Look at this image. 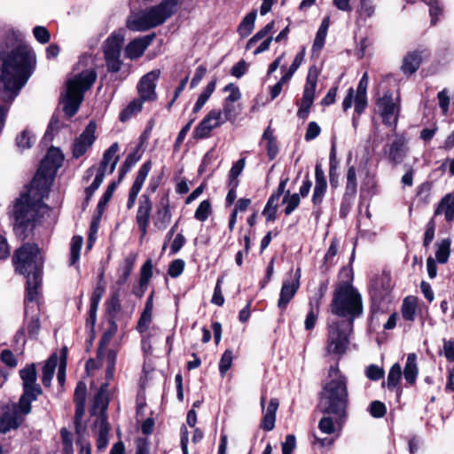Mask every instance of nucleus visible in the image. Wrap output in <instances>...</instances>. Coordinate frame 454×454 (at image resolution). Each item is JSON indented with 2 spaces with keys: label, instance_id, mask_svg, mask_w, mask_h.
Here are the masks:
<instances>
[{
  "label": "nucleus",
  "instance_id": "nucleus-1",
  "mask_svg": "<svg viewBox=\"0 0 454 454\" xmlns=\"http://www.w3.org/2000/svg\"><path fill=\"white\" fill-rule=\"evenodd\" d=\"M64 160L60 150L51 147L41 162L30 185L13 205L15 223L13 230L17 236L25 239L26 229L29 223L37 221L49 210L43 200L49 193L54 175Z\"/></svg>",
  "mask_w": 454,
  "mask_h": 454
},
{
  "label": "nucleus",
  "instance_id": "nucleus-2",
  "mask_svg": "<svg viewBox=\"0 0 454 454\" xmlns=\"http://www.w3.org/2000/svg\"><path fill=\"white\" fill-rule=\"evenodd\" d=\"M10 51L2 57L0 82L1 96L5 101H12L33 74L35 57L33 51L17 37L9 38Z\"/></svg>",
  "mask_w": 454,
  "mask_h": 454
},
{
  "label": "nucleus",
  "instance_id": "nucleus-3",
  "mask_svg": "<svg viewBox=\"0 0 454 454\" xmlns=\"http://www.w3.org/2000/svg\"><path fill=\"white\" fill-rule=\"evenodd\" d=\"M44 259L39 247L26 243L14 251L12 264L15 272L27 278V300L33 303L37 301L42 286Z\"/></svg>",
  "mask_w": 454,
  "mask_h": 454
},
{
  "label": "nucleus",
  "instance_id": "nucleus-4",
  "mask_svg": "<svg viewBox=\"0 0 454 454\" xmlns=\"http://www.w3.org/2000/svg\"><path fill=\"white\" fill-rule=\"evenodd\" d=\"M328 376L330 380L321 392L319 409L324 413L340 416L348 403V380L337 365L330 367Z\"/></svg>",
  "mask_w": 454,
  "mask_h": 454
},
{
  "label": "nucleus",
  "instance_id": "nucleus-5",
  "mask_svg": "<svg viewBox=\"0 0 454 454\" xmlns=\"http://www.w3.org/2000/svg\"><path fill=\"white\" fill-rule=\"evenodd\" d=\"M330 310L342 317L340 321L353 325L354 320L363 315L362 296L348 281L340 282L334 290Z\"/></svg>",
  "mask_w": 454,
  "mask_h": 454
},
{
  "label": "nucleus",
  "instance_id": "nucleus-6",
  "mask_svg": "<svg viewBox=\"0 0 454 454\" xmlns=\"http://www.w3.org/2000/svg\"><path fill=\"white\" fill-rule=\"evenodd\" d=\"M179 0H163L158 5L133 14L127 20V27L132 31H146L164 23L173 13Z\"/></svg>",
  "mask_w": 454,
  "mask_h": 454
},
{
  "label": "nucleus",
  "instance_id": "nucleus-7",
  "mask_svg": "<svg viewBox=\"0 0 454 454\" xmlns=\"http://www.w3.org/2000/svg\"><path fill=\"white\" fill-rule=\"evenodd\" d=\"M96 79V71L86 69L67 81L63 106L67 116L72 117L77 113L83 100L84 92L90 89Z\"/></svg>",
  "mask_w": 454,
  "mask_h": 454
},
{
  "label": "nucleus",
  "instance_id": "nucleus-8",
  "mask_svg": "<svg viewBox=\"0 0 454 454\" xmlns=\"http://www.w3.org/2000/svg\"><path fill=\"white\" fill-rule=\"evenodd\" d=\"M353 332L350 322L335 321L328 325L326 351L329 354L342 356L349 344V335Z\"/></svg>",
  "mask_w": 454,
  "mask_h": 454
},
{
  "label": "nucleus",
  "instance_id": "nucleus-9",
  "mask_svg": "<svg viewBox=\"0 0 454 454\" xmlns=\"http://www.w3.org/2000/svg\"><path fill=\"white\" fill-rule=\"evenodd\" d=\"M124 41V35L120 32H114L104 43V55L107 70L118 72L121 67L120 59L121 51Z\"/></svg>",
  "mask_w": 454,
  "mask_h": 454
},
{
  "label": "nucleus",
  "instance_id": "nucleus-10",
  "mask_svg": "<svg viewBox=\"0 0 454 454\" xmlns=\"http://www.w3.org/2000/svg\"><path fill=\"white\" fill-rule=\"evenodd\" d=\"M318 75V68L316 66H311L308 72L300 108L297 112V115L301 119L307 118L309 113V109L315 98Z\"/></svg>",
  "mask_w": 454,
  "mask_h": 454
},
{
  "label": "nucleus",
  "instance_id": "nucleus-11",
  "mask_svg": "<svg viewBox=\"0 0 454 454\" xmlns=\"http://www.w3.org/2000/svg\"><path fill=\"white\" fill-rule=\"evenodd\" d=\"M397 101L398 98L395 100L390 90L386 91L377 100L378 111L383 119V122L387 126L395 127L397 123L400 111Z\"/></svg>",
  "mask_w": 454,
  "mask_h": 454
},
{
  "label": "nucleus",
  "instance_id": "nucleus-12",
  "mask_svg": "<svg viewBox=\"0 0 454 454\" xmlns=\"http://www.w3.org/2000/svg\"><path fill=\"white\" fill-rule=\"evenodd\" d=\"M224 123L221 116V109H211L195 127L192 132L193 138L197 140L208 138L214 129Z\"/></svg>",
  "mask_w": 454,
  "mask_h": 454
},
{
  "label": "nucleus",
  "instance_id": "nucleus-13",
  "mask_svg": "<svg viewBox=\"0 0 454 454\" xmlns=\"http://www.w3.org/2000/svg\"><path fill=\"white\" fill-rule=\"evenodd\" d=\"M301 276V269L298 268L296 269L295 272L294 273V276L291 278H286L284 280L280 289L279 299L278 301V307L281 310H285L286 309L288 303L291 301V300L294 297L295 294L297 293L300 287Z\"/></svg>",
  "mask_w": 454,
  "mask_h": 454
},
{
  "label": "nucleus",
  "instance_id": "nucleus-14",
  "mask_svg": "<svg viewBox=\"0 0 454 454\" xmlns=\"http://www.w3.org/2000/svg\"><path fill=\"white\" fill-rule=\"evenodd\" d=\"M96 123L90 121L82 131V133L74 140L73 144V156L76 159L83 155L87 150L91 147L96 140Z\"/></svg>",
  "mask_w": 454,
  "mask_h": 454
},
{
  "label": "nucleus",
  "instance_id": "nucleus-15",
  "mask_svg": "<svg viewBox=\"0 0 454 454\" xmlns=\"http://www.w3.org/2000/svg\"><path fill=\"white\" fill-rule=\"evenodd\" d=\"M160 74V70H153L145 74L137 84V92L143 100L153 101L157 95L155 92L156 82Z\"/></svg>",
  "mask_w": 454,
  "mask_h": 454
},
{
  "label": "nucleus",
  "instance_id": "nucleus-16",
  "mask_svg": "<svg viewBox=\"0 0 454 454\" xmlns=\"http://www.w3.org/2000/svg\"><path fill=\"white\" fill-rule=\"evenodd\" d=\"M153 203L149 195L143 194L139 199L138 207L136 215V222L141 232V239L145 238L147 233Z\"/></svg>",
  "mask_w": 454,
  "mask_h": 454
},
{
  "label": "nucleus",
  "instance_id": "nucleus-17",
  "mask_svg": "<svg viewBox=\"0 0 454 454\" xmlns=\"http://www.w3.org/2000/svg\"><path fill=\"white\" fill-rule=\"evenodd\" d=\"M118 151L119 144L115 142L104 153L96 175L105 178L106 173L112 174L114 171L119 160Z\"/></svg>",
  "mask_w": 454,
  "mask_h": 454
},
{
  "label": "nucleus",
  "instance_id": "nucleus-18",
  "mask_svg": "<svg viewBox=\"0 0 454 454\" xmlns=\"http://www.w3.org/2000/svg\"><path fill=\"white\" fill-rule=\"evenodd\" d=\"M152 168V162L150 160L145 161L139 168L136 179L129 190V199L127 201L128 209H131L137 200V197L141 191L143 184Z\"/></svg>",
  "mask_w": 454,
  "mask_h": 454
},
{
  "label": "nucleus",
  "instance_id": "nucleus-19",
  "mask_svg": "<svg viewBox=\"0 0 454 454\" xmlns=\"http://www.w3.org/2000/svg\"><path fill=\"white\" fill-rule=\"evenodd\" d=\"M155 35H147L131 41L125 48V57L129 59H136L141 57L145 49L151 44Z\"/></svg>",
  "mask_w": 454,
  "mask_h": 454
},
{
  "label": "nucleus",
  "instance_id": "nucleus-20",
  "mask_svg": "<svg viewBox=\"0 0 454 454\" xmlns=\"http://www.w3.org/2000/svg\"><path fill=\"white\" fill-rule=\"evenodd\" d=\"M315 179L316 184L311 200L315 207H319L323 202L324 197L327 190V182L325 176L324 170L320 164L316 165Z\"/></svg>",
  "mask_w": 454,
  "mask_h": 454
},
{
  "label": "nucleus",
  "instance_id": "nucleus-21",
  "mask_svg": "<svg viewBox=\"0 0 454 454\" xmlns=\"http://www.w3.org/2000/svg\"><path fill=\"white\" fill-rule=\"evenodd\" d=\"M405 144L406 141L404 137L402 136H397L389 145L388 150L386 152V153L387 155L388 160L394 165H398L403 160L406 155Z\"/></svg>",
  "mask_w": 454,
  "mask_h": 454
},
{
  "label": "nucleus",
  "instance_id": "nucleus-22",
  "mask_svg": "<svg viewBox=\"0 0 454 454\" xmlns=\"http://www.w3.org/2000/svg\"><path fill=\"white\" fill-rule=\"evenodd\" d=\"M24 390L33 391L35 394H42L40 386L36 383L37 373L34 364L27 365L20 371Z\"/></svg>",
  "mask_w": 454,
  "mask_h": 454
},
{
  "label": "nucleus",
  "instance_id": "nucleus-23",
  "mask_svg": "<svg viewBox=\"0 0 454 454\" xmlns=\"http://www.w3.org/2000/svg\"><path fill=\"white\" fill-rule=\"evenodd\" d=\"M94 430L97 434V448L98 450H104L108 444L109 424L107 417L103 415L98 417L94 422Z\"/></svg>",
  "mask_w": 454,
  "mask_h": 454
},
{
  "label": "nucleus",
  "instance_id": "nucleus-24",
  "mask_svg": "<svg viewBox=\"0 0 454 454\" xmlns=\"http://www.w3.org/2000/svg\"><path fill=\"white\" fill-rule=\"evenodd\" d=\"M22 415L17 409L5 411L0 418V433H6L18 428L23 422Z\"/></svg>",
  "mask_w": 454,
  "mask_h": 454
},
{
  "label": "nucleus",
  "instance_id": "nucleus-25",
  "mask_svg": "<svg viewBox=\"0 0 454 454\" xmlns=\"http://www.w3.org/2000/svg\"><path fill=\"white\" fill-rule=\"evenodd\" d=\"M325 294V288L323 286L320 287L319 293L317 296L309 301V311L307 314L304 325L305 329L311 330L314 328L317 319L319 314V308L321 304V300Z\"/></svg>",
  "mask_w": 454,
  "mask_h": 454
},
{
  "label": "nucleus",
  "instance_id": "nucleus-26",
  "mask_svg": "<svg viewBox=\"0 0 454 454\" xmlns=\"http://www.w3.org/2000/svg\"><path fill=\"white\" fill-rule=\"evenodd\" d=\"M171 221L168 200H161L153 216V224L159 231H164Z\"/></svg>",
  "mask_w": 454,
  "mask_h": 454
},
{
  "label": "nucleus",
  "instance_id": "nucleus-27",
  "mask_svg": "<svg viewBox=\"0 0 454 454\" xmlns=\"http://www.w3.org/2000/svg\"><path fill=\"white\" fill-rule=\"evenodd\" d=\"M109 403L108 384L101 385L99 391L94 399L93 413H98V417L106 416V411Z\"/></svg>",
  "mask_w": 454,
  "mask_h": 454
},
{
  "label": "nucleus",
  "instance_id": "nucleus-28",
  "mask_svg": "<svg viewBox=\"0 0 454 454\" xmlns=\"http://www.w3.org/2000/svg\"><path fill=\"white\" fill-rule=\"evenodd\" d=\"M444 215L447 222L454 221V194L445 195L439 202L434 215Z\"/></svg>",
  "mask_w": 454,
  "mask_h": 454
},
{
  "label": "nucleus",
  "instance_id": "nucleus-29",
  "mask_svg": "<svg viewBox=\"0 0 454 454\" xmlns=\"http://www.w3.org/2000/svg\"><path fill=\"white\" fill-rule=\"evenodd\" d=\"M279 403L277 398H271L264 411L263 419L261 427L266 431H271L275 427L276 413Z\"/></svg>",
  "mask_w": 454,
  "mask_h": 454
},
{
  "label": "nucleus",
  "instance_id": "nucleus-30",
  "mask_svg": "<svg viewBox=\"0 0 454 454\" xmlns=\"http://www.w3.org/2000/svg\"><path fill=\"white\" fill-rule=\"evenodd\" d=\"M417 356L414 353H411L407 356L406 364L403 370V376L406 382L410 385L415 383L418 377L419 369L417 366Z\"/></svg>",
  "mask_w": 454,
  "mask_h": 454
},
{
  "label": "nucleus",
  "instance_id": "nucleus-31",
  "mask_svg": "<svg viewBox=\"0 0 454 454\" xmlns=\"http://www.w3.org/2000/svg\"><path fill=\"white\" fill-rule=\"evenodd\" d=\"M421 59L420 54L417 51L408 53L403 59V65L401 67L402 71L405 74H414L419 69L421 64Z\"/></svg>",
  "mask_w": 454,
  "mask_h": 454
},
{
  "label": "nucleus",
  "instance_id": "nucleus-32",
  "mask_svg": "<svg viewBox=\"0 0 454 454\" xmlns=\"http://www.w3.org/2000/svg\"><path fill=\"white\" fill-rule=\"evenodd\" d=\"M137 257V255L136 253H129L125 257L122 265L119 269V271L121 273L119 279H118L119 285H123L128 281V279L133 270V267L136 262Z\"/></svg>",
  "mask_w": 454,
  "mask_h": 454
},
{
  "label": "nucleus",
  "instance_id": "nucleus-33",
  "mask_svg": "<svg viewBox=\"0 0 454 454\" xmlns=\"http://www.w3.org/2000/svg\"><path fill=\"white\" fill-rule=\"evenodd\" d=\"M41 394H35L33 391L24 390L23 395L20 396L19 403L12 409H17L22 418L31 411V403L35 401Z\"/></svg>",
  "mask_w": 454,
  "mask_h": 454
},
{
  "label": "nucleus",
  "instance_id": "nucleus-34",
  "mask_svg": "<svg viewBox=\"0 0 454 454\" xmlns=\"http://www.w3.org/2000/svg\"><path fill=\"white\" fill-rule=\"evenodd\" d=\"M262 140L266 142L267 154L270 160H274L278 153V147L277 145L276 137L273 134V129L269 126L262 136Z\"/></svg>",
  "mask_w": 454,
  "mask_h": 454
},
{
  "label": "nucleus",
  "instance_id": "nucleus-35",
  "mask_svg": "<svg viewBox=\"0 0 454 454\" xmlns=\"http://www.w3.org/2000/svg\"><path fill=\"white\" fill-rule=\"evenodd\" d=\"M417 310V298L408 296L403 301L401 313L403 319L412 322L415 319Z\"/></svg>",
  "mask_w": 454,
  "mask_h": 454
},
{
  "label": "nucleus",
  "instance_id": "nucleus-36",
  "mask_svg": "<svg viewBox=\"0 0 454 454\" xmlns=\"http://www.w3.org/2000/svg\"><path fill=\"white\" fill-rule=\"evenodd\" d=\"M58 364V356L52 355L45 363L43 367L42 382L45 387H50L55 369Z\"/></svg>",
  "mask_w": 454,
  "mask_h": 454
},
{
  "label": "nucleus",
  "instance_id": "nucleus-37",
  "mask_svg": "<svg viewBox=\"0 0 454 454\" xmlns=\"http://www.w3.org/2000/svg\"><path fill=\"white\" fill-rule=\"evenodd\" d=\"M306 54L305 48H302L294 57V59L290 66V67L286 70V66H281V70L285 71V74H283V82H289L291 78L293 77L294 74L296 72V70L300 67L301 63L304 60Z\"/></svg>",
  "mask_w": 454,
  "mask_h": 454
},
{
  "label": "nucleus",
  "instance_id": "nucleus-38",
  "mask_svg": "<svg viewBox=\"0 0 454 454\" xmlns=\"http://www.w3.org/2000/svg\"><path fill=\"white\" fill-rule=\"evenodd\" d=\"M35 142V136L28 129L22 130L15 139L16 145L20 152L31 148Z\"/></svg>",
  "mask_w": 454,
  "mask_h": 454
},
{
  "label": "nucleus",
  "instance_id": "nucleus-39",
  "mask_svg": "<svg viewBox=\"0 0 454 454\" xmlns=\"http://www.w3.org/2000/svg\"><path fill=\"white\" fill-rule=\"evenodd\" d=\"M28 302L29 301L26 299L25 314H26V317H27V327L28 333L31 336H35L39 332V329H40V320H39V317H38L37 314H34V315H32L31 317H28L29 310L30 309H34L35 308V306L34 304L30 306L28 304Z\"/></svg>",
  "mask_w": 454,
  "mask_h": 454
},
{
  "label": "nucleus",
  "instance_id": "nucleus-40",
  "mask_svg": "<svg viewBox=\"0 0 454 454\" xmlns=\"http://www.w3.org/2000/svg\"><path fill=\"white\" fill-rule=\"evenodd\" d=\"M240 113V108L233 103L223 102L221 116L224 122H234Z\"/></svg>",
  "mask_w": 454,
  "mask_h": 454
},
{
  "label": "nucleus",
  "instance_id": "nucleus-41",
  "mask_svg": "<svg viewBox=\"0 0 454 454\" xmlns=\"http://www.w3.org/2000/svg\"><path fill=\"white\" fill-rule=\"evenodd\" d=\"M256 15V11H253L247 14L240 22L238 31L242 37L247 36L253 31Z\"/></svg>",
  "mask_w": 454,
  "mask_h": 454
},
{
  "label": "nucleus",
  "instance_id": "nucleus-42",
  "mask_svg": "<svg viewBox=\"0 0 454 454\" xmlns=\"http://www.w3.org/2000/svg\"><path fill=\"white\" fill-rule=\"evenodd\" d=\"M117 332V325L113 323L109 329L104 333V334L101 337V340L99 341V345L98 348V357L101 359L104 356L105 348L108 346L111 340L114 336V334Z\"/></svg>",
  "mask_w": 454,
  "mask_h": 454
},
{
  "label": "nucleus",
  "instance_id": "nucleus-43",
  "mask_svg": "<svg viewBox=\"0 0 454 454\" xmlns=\"http://www.w3.org/2000/svg\"><path fill=\"white\" fill-rule=\"evenodd\" d=\"M145 100H143L140 97L139 98L132 100L128 106L122 110L120 114V120L121 121H125L129 119L133 114L141 111L143 103Z\"/></svg>",
  "mask_w": 454,
  "mask_h": 454
},
{
  "label": "nucleus",
  "instance_id": "nucleus-44",
  "mask_svg": "<svg viewBox=\"0 0 454 454\" xmlns=\"http://www.w3.org/2000/svg\"><path fill=\"white\" fill-rule=\"evenodd\" d=\"M356 173L354 166L348 168L347 171V184H346V196H354L356 193Z\"/></svg>",
  "mask_w": 454,
  "mask_h": 454
},
{
  "label": "nucleus",
  "instance_id": "nucleus-45",
  "mask_svg": "<svg viewBox=\"0 0 454 454\" xmlns=\"http://www.w3.org/2000/svg\"><path fill=\"white\" fill-rule=\"evenodd\" d=\"M274 21H271L268 23L263 28L259 30L253 37L248 40L246 48L247 50L251 49L260 40L266 38L267 36H271L270 33L274 29Z\"/></svg>",
  "mask_w": 454,
  "mask_h": 454
},
{
  "label": "nucleus",
  "instance_id": "nucleus-46",
  "mask_svg": "<svg viewBox=\"0 0 454 454\" xmlns=\"http://www.w3.org/2000/svg\"><path fill=\"white\" fill-rule=\"evenodd\" d=\"M402 377V368L399 364H395L391 368L387 375V387L388 389H395Z\"/></svg>",
  "mask_w": 454,
  "mask_h": 454
},
{
  "label": "nucleus",
  "instance_id": "nucleus-47",
  "mask_svg": "<svg viewBox=\"0 0 454 454\" xmlns=\"http://www.w3.org/2000/svg\"><path fill=\"white\" fill-rule=\"evenodd\" d=\"M278 195H271L267 201V204L262 211V215L267 221H274L276 219V213L278 207Z\"/></svg>",
  "mask_w": 454,
  "mask_h": 454
},
{
  "label": "nucleus",
  "instance_id": "nucleus-48",
  "mask_svg": "<svg viewBox=\"0 0 454 454\" xmlns=\"http://www.w3.org/2000/svg\"><path fill=\"white\" fill-rule=\"evenodd\" d=\"M301 200L298 193L291 194L289 191L285 192L283 203L286 204L285 208V214L289 215L299 205Z\"/></svg>",
  "mask_w": 454,
  "mask_h": 454
},
{
  "label": "nucleus",
  "instance_id": "nucleus-49",
  "mask_svg": "<svg viewBox=\"0 0 454 454\" xmlns=\"http://www.w3.org/2000/svg\"><path fill=\"white\" fill-rule=\"evenodd\" d=\"M450 241L448 239L442 240L441 243L438 244L437 250L435 252V257L438 262H447L450 256Z\"/></svg>",
  "mask_w": 454,
  "mask_h": 454
},
{
  "label": "nucleus",
  "instance_id": "nucleus-50",
  "mask_svg": "<svg viewBox=\"0 0 454 454\" xmlns=\"http://www.w3.org/2000/svg\"><path fill=\"white\" fill-rule=\"evenodd\" d=\"M245 167V159H240L236 161L231 167L229 174L230 186L238 187L239 181L238 176L241 174Z\"/></svg>",
  "mask_w": 454,
  "mask_h": 454
},
{
  "label": "nucleus",
  "instance_id": "nucleus-51",
  "mask_svg": "<svg viewBox=\"0 0 454 454\" xmlns=\"http://www.w3.org/2000/svg\"><path fill=\"white\" fill-rule=\"evenodd\" d=\"M117 359V352L114 349H109L106 354V380H112L114 375L115 364Z\"/></svg>",
  "mask_w": 454,
  "mask_h": 454
},
{
  "label": "nucleus",
  "instance_id": "nucleus-52",
  "mask_svg": "<svg viewBox=\"0 0 454 454\" xmlns=\"http://www.w3.org/2000/svg\"><path fill=\"white\" fill-rule=\"evenodd\" d=\"M210 214L211 204L208 200H205L200 203L195 211L194 217L200 222H204L208 218Z\"/></svg>",
  "mask_w": 454,
  "mask_h": 454
},
{
  "label": "nucleus",
  "instance_id": "nucleus-53",
  "mask_svg": "<svg viewBox=\"0 0 454 454\" xmlns=\"http://www.w3.org/2000/svg\"><path fill=\"white\" fill-rule=\"evenodd\" d=\"M233 360V353L230 349H226L223 354L220 362H219V372L221 375L223 377L225 373L231 367Z\"/></svg>",
  "mask_w": 454,
  "mask_h": 454
},
{
  "label": "nucleus",
  "instance_id": "nucleus-54",
  "mask_svg": "<svg viewBox=\"0 0 454 454\" xmlns=\"http://www.w3.org/2000/svg\"><path fill=\"white\" fill-rule=\"evenodd\" d=\"M83 239L81 236H74L71 241V264H74L80 257Z\"/></svg>",
  "mask_w": 454,
  "mask_h": 454
},
{
  "label": "nucleus",
  "instance_id": "nucleus-55",
  "mask_svg": "<svg viewBox=\"0 0 454 454\" xmlns=\"http://www.w3.org/2000/svg\"><path fill=\"white\" fill-rule=\"evenodd\" d=\"M153 276V263L151 260H147L142 266L140 271V286H148L150 278Z\"/></svg>",
  "mask_w": 454,
  "mask_h": 454
},
{
  "label": "nucleus",
  "instance_id": "nucleus-56",
  "mask_svg": "<svg viewBox=\"0 0 454 454\" xmlns=\"http://www.w3.org/2000/svg\"><path fill=\"white\" fill-rule=\"evenodd\" d=\"M223 91L230 92V94L223 99V101L233 103L241 98L239 89L234 83H229L223 88Z\"/></svg>",
  "mask_w": 454,
  "mask_h": 454
},
{
  "label": "nucleus",
  "instance_id": "nucleus-57",
  "mask_svg": "<svg viewBox=\"0 0 454 454\" xmlns=\"http://www.w3.org/2000/svg\"><path fill=\"white\" fill-rule=\"evenodd\" d=\"M60 435L62 438L64 453L65 454H72L73 453V444H72V434L67 428H62L60 430Z\"/></svg>",
  "mask_w": 454,
  "mask_h": 454
},
{
  "label": "nucleus",
  "instance_id": "nucleus-58",
  "mask_svg": "<svg viewBox=\"0 0 454 454\" xmlns=\"http://www.w3.org/2000/svg\"><path fill=\"white\" fill-rule=\"evenodd\" d=\"M375 12V6L372 0H360L359 12L362 16L370 18Z\"/></svg>",
  "mask_w": 454,
  "mask_h": 454
},
{
  "label": "nucleus",
  "instance_id": "nucleus-59",
  "mask_svg": "<svg viewBox=\"0 0 454 454\" xmlns=\"http://www.w3.org/2000/svg\"><path fill=\"white\" fill-rule=\"evenodd\" d=\"M366 377L371 380H379L384 375V370L378 365L371 364L365 370Z\"/></svg>",
  "mask_w": 454,
  "mask_h": 454
},
{
  "label": "nucleus",
  "instance_id": "nucleus-60",
  "mask_svg": "<svg viewBox=\"0 0 454 454\" xmlns=\"http://www.w3.org/2000/svg\"><path fill=\"white\" fill-rule=\"evenodd\" d=\"M184 269V262L181 259L174 260L168 268V274L172 278L179 277Z\"/></svg>",
  "mask_w": 454,
  "mask_h": 454
},
{
  "label": "nucleus",
  "instance_id": "nucleus-61",
  "mask_svg": "<svg viewBox=\"0 0 454 454\" xmlns=\"http://www.w3.org/2000/svg\"><path fill=\"white\" fill-rule=\"evenodd\" d=\"M33 34L35 39L41 43H46L50 40V33L46 27L42 26H36L33 29Z\"/></svg>",
  "mask_w": 454,
  "mask_h": 454
},
{
  "label": "nucleus",
  "instance_id": "nucleus-62",
  "mask_svg": "<svg viewBox=\"0 0 454 454\" xmlns=\"http://www.w3.org/2000/svg\"><path fill=\"white\" fill-rule=\"evenodd\" d=\"M152 315L153 313L143 310L137 325V329L139 333H145L148 329L152 321Z\"/></svg>",
  "mask_w": 454,
  "mask_h": 454
},
{
  "label": "nucleus",
  "instance_id": "nucleus-63",
  "mask_svg": "<svg viewBox=\"0 0 454 454\" xmlns=\"http://www.w3.org/2000/svg\"><path fill=\"white\" fill-rule=\"evenodd\" d=\"M386 411V406L380 401H374L370 405V412L374 418H382Z\"/></svg>",
  "mask_w": 454,
  "mask_h": 454
},
{
  "label": "nucleus",
  "instance_id": "nucleus-64",
  "mask_svg": "<svg viewBox=\"0 0 454 454\" xmlns=\"http://www.w3.org/2000/svg\"><path fill=\"white\" fill-rule=\"evenodd\" d=\"M443 352L446 359L454 362V341L443 339Z\"/></svg>",
  "mask_w": 454,
  "mask_h": 454
}]
</instances>
